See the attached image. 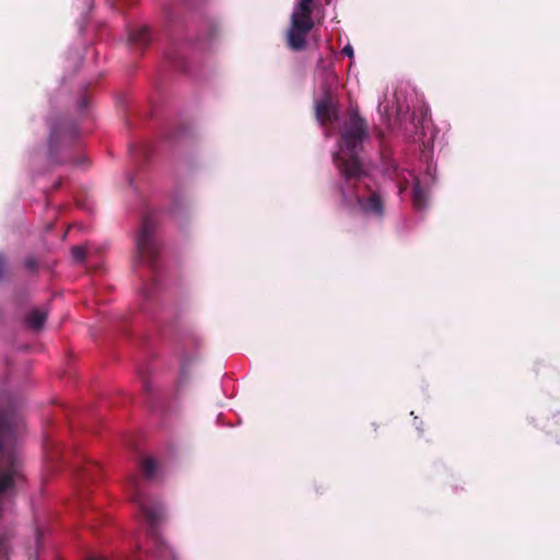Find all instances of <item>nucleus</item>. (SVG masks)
<instances>
[{"mask_svg": "<svg viewBox=\"0 0 560 560\" xmlns=\"http://www.w3.org/2000/svg\"><path fill=\"white\" fill-rule=\"evenodd\" d=\"M22 417L13 408H0V495L24 480L19 439L23 432Z\"/></svg>", "mask_w": 560, "mask_h": 560, "instance_id": "obj_1", "label": "nucleus"}, {"mask_svg": "<svg viewBox=\"0 0 560 560\" xmlns=\"http://www.w3.org/2000/svg\"><path fill=\"white\" fill-rule=\"evenodd\" d=\"M368 138L366 120L360 116L358 109L352 108L341 125L339 151L334 155L335 164L348 184L365 176L359 152Z\"/></svg>", "mask_w": 560, "mask_h": 560, "instance_id": "obj_2", "label": "nucleus"}, {"mask_svg": "<svg viewBox=\"0 0 560 560\" xmlns=\"http://www.w3.org/2000/svg\"><path fill=\"white\" fill-rule=\"evenodd\" d=\"M127 491L130 500L136 503L149 526V536L152 548L151 557L154 560H178L175 551L159 534L156 526L164 517L163 504L151 499L144 491V481L138 476H131L128 480Z\"/></svg>", "mask_w": 560, "mask_h": 560, "instance_id": "obj_3", "label": "nucleus"}, {"mask_svg": "<svg viewBox=\"0 0 560 560\" xmlns=\"http://www.w3.org/2000/svg\"><path fill=\"white\" fill-rule=\"evenodd\" d=\"M362 178L353 179L350 184L343 178V183L338 185L340 206L350 212L358 209L365 214L383 218L385 208L381 194L376 190H370L366 197L360 195L359 183Z\"/></svg>", "mask_w": 560, "mask_h": 560, "instance_id": "obj_4", "label": "nucleus"}, {"mask_svg": "<svg viewBox=\"0 0 560 560\" xmlns=\"http://www.w3.org/2000/svg\"><path fill=\"white\" fill-rule=\"evenodd\" d=\"M155 221L151 215H145L136 238L137 253L140 261L148 264L152 268L155 266L160 252V245L155 238Z\"/></svg>", "mask_w": 560, "mask_h": 560, "instance_id": "obj_5", "label": "nucleus"}, {"mask_svg": "<svg viewBox=\"0 0 560 560\" xmlns=\"http://www.w3.org/2000/svg\"><path fill=\"white\" fill-rule=\"evenodd\" d=\"M75 127L70 121H60L51 126L49 136V158L51 161L60 162L57 160L56 154L60 143L70 142L74 139Z\"/></svg>", "mask_w": 560, "mask_h": 560, "instance_id": "obj_6", "label": "nucleus"}, {"mask_svg": "<svg viewBox=\"0 0 560 560\" xmlns=\"http://www.w3.org/2000/svg\"><path fill=\"white\" fill-rule=\"evenodd\" d=\"M310 31L307 30L301 31L300 28L290 25V28L287 33L288 47L293 51L304 50L307 46L306 35Z\"/></svg>", "mask_w": 560, "mask_h": 560, "instance_id": "obj_7", "label": "nucleus"}, {"mask_svg": "<svg viewBox=\"0 0 560 560\" xmlns=\"http://www.w3.org/2000/svg\"><path fill=\"white\" fill-rule=\"evenodd\" d=\"M315 115L322 125L331 122L334 119H336L335 108L329 96H325L324 98L316 102Z\"/></svg>", "mask_w": 560, "mask_h": 560, "instance_id": "obj_8", "label": "nucleus"}, {"mask_svg": "<svg viewBox=\"0 0 560 560\" xmlns=\"http://www.w3.org/2000/svg\"><path fill=\"white\" fill-rule=\"evenodd\" d=\"M150 32L147 26H139L129 32V44L142 49L150 43Z\"/></svg>", "mask_w": 560, "mask_h": 560, "instance_id": "obj_9", "label": "nucleus"}, {"mask_svg": "<svg viewBox=\"0 0 560 560\" xmlns=\"http://www.w3.org/2000/svg\"><path fill=\"white\" fill-rule=\"evenodd\" d=\"M412 203L413 207L419 211L424 210L428 206V192L420 185L418 179L412 186Z\"/></svg>", "mask_w": 560, "mask_h": 560, "instance_id": "obj_10", "label": "nucleus"}, {"mask_svg": "<svg viewBox=\"0 0 560 560\" xmlns=\"http://www.w3.org/2000/svg\"><path fill=\"white\" fill-rule=\"evenodd\" d=\"M291 26H295L296 28H300L301 31H304V30L311 31L314 26L312 14L293 12L291 15Z\"/></svg>", "mask_w": 560, "mask_h": 560, "instance_id": "obj_11", "label": "nucleus"}, {"mask_svg": "<svg viewBox=\"0 0 560 560\" xmlns=\"http://www.w3.org/2000/svg\"><path fill=\"white\" fill-rule=\"evenodd\" d=\"M47 319V312L34 308L30 312L26 317V323L30 328L34 330H39L43 328L45 322Z\"/></svg>", "mask_w": 560, "mask_h": 560, "instance_id": "obj_12", "label": "nucleus"}, {"mask_svg": "<svg viewBox=\"0 0 560 560\" xmlns=\"http://www.w3.org/2000/svg\"><path fill=\"white\" fill-rule=\"evenodd\" d=\"M140 467L142 469L145 480H152L155 477V474L158 470V464L153 458H151V457L143 458L141 460Z\"/></svg>", "mask_w": 560, "mask_h": 560, "instance_id": "obj_13", "label": "nucleus"}, {"mask_svg": "<svg viewBox=\"0 0 560 560\" xmlns=\"http://www.w3.org/2000/svg\"><path fill=\"white\" fill-rule=\"evenodd\" d=\"M313 1L314 0H299L298 4L295 7L294 12L312 14V12H313V9H312Z\"/></svg>", "mask_w": 560, "mask_h": 560, "instance_id": "obj_14", "label": "nucleus"}, {"mask_svg": "<svg viewBox=\"0 0 560 560\" xmlns=\"http://www.w3.org/2000/svg\"><path fill=\"white\" fill-rule=\"evenodd\" d=\"M72 256L75 261L82 262L86 256V249L83 246H74L72 248Z\"/></svg>", "mask_w": 560, "mask_h": 560, "instance_id": "obj_15", "label": "nucleus"}, {"mask_svg": "<svg viewBox=\"0 0 560 560\" xmlns=\"http://www.w3.org/2000/svg\"><path fill=\"white\" fill-rule=\"evenodd\" d=\"M24 266H25V268L27 270H30L32 272H36L38 264H37V260L34 257H27L24 260Z\"/></svg>", "mask_w": 560, "mask_h": 560, "instance_id": "obj_16", "label": "nucleus"}, {"mask_svg": "<svg viewBox=\"0 0 560 560\" xmlns=\"http://www.w3.org/2000/svg\"><path fill=\"white\" fill-rule=\"evenodd\" d=\"M7 269L5 256L0 253V281L3 279Z\"/></svg>", "mask_w": 560, "mask_h": 560, "instance_id": "obj_17", "label": "nucleus"}, {"mask_svg": "<svg viewBox=\"0 0 560 560\" xmlns=\"http://www.w3.org/2000/svg\"><path fill=\"white\" fill-rule=\"evenodd\" d=\"M342 54L353 57V48L350 45H347L342 48Z\"/></svg>", "mask_w": 560, "mask_h": 560, "instance_id": "obj_18", "label": "nucleus"}, {"mask_svg": "<svg viewBox=\"0 0 560 560\" xmlns=\"http://www.w3.org/2000/svg\"><path fill=\"white\" fill-rule=\"evenodd\" d=\"M85 560H106V559L101 558V557H89Z\"/></svg>", "mask_w": 560, "mask_h": 560, "instance_id": "obj_19", "label": "nucleus"}, {"mask_svg": "<svg viewBox=\"0 0 560 560\" xmlns=\"http://www.w3.org/2000/svg\"><path fill=\"white\" fill-rule=\"evenodd\" d=\"M85 105H86V101H85V98H83L81 106H85Z\"/></svg>", "mask_w": 560, "mask_h": 560, "instance_id": "obj_20", "label": "nucleus"}, {"mask_svg": "<svg viewBox=\"0 0 560 560\" xmlns=\"http://www.w3.org/2000/svg\"><path fill=\"white\" fill-rule=\"evenodd\" d=\"M137 560H142L141 558H137Z\"/></svg>", "mask_w": 560, "mask_h": 560, "instance_id": "obj_21", "label": "nucleus"}]
</instances>
